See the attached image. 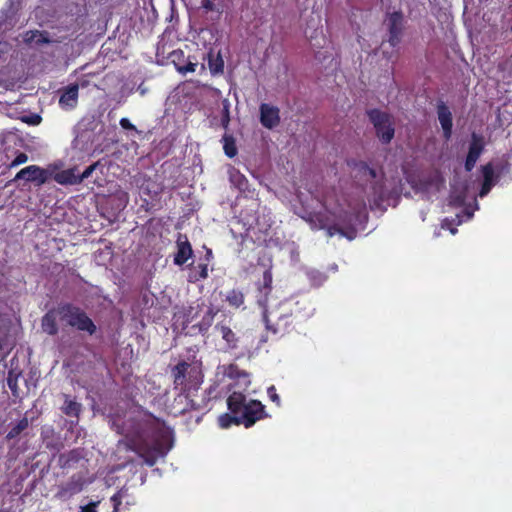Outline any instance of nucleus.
Wrapping results in <instances>:
<instances>
[{
  "label": "nucleus",
  "mask_w": 512,
  "mask_h": 512,
  "mask_svg": "<svg viewBox=\"0 0 512 512\" xmlns=\"http://www.w3.org/2000/svg\"><path fill=\"white\" fill-rule=\"evenodd\" d=\"M126 440L119 441L118 448L136 452L148 466H153L157 459L165 456L167 448L164 445L165 432L159 428V423L148 418L144 426L130 430H121Z\"/></svg>",
  "instance_id": "1"
},
{
  "label": "nucleus",
  "mask_w": 512,
  "mask_h": 512,
  "mask_svg": "<svg viewBox=\"0 0 512 512\" xmlns=\"http://www.w3.org/2000/svg\"><path fill=\"white\" fill-rule=\"evenodd\" d=\"M362 217L367 218L366 204L363 200L357 204L353 211L340 213L333 224L325 225L322 222V230L325 229L329 237L339 235L348 240H353L357 236L356 223L361 222Z\"/></svg>",
  "instance_id": "2"
},
{
  "label": "nucleus",
  "mask_w": 512,
  "mask_h": 512,
  "mask_svg": "<svg viewBox=\"0 0 512 512\" xmlns=\"http://www.w3.org/2000/svg\"><path fill=\"white\" fill-rule=\"evenodd\" d=\"M60 313L62 314V322H65L67 325L89 334H93L96 331L93 321L80 308L72 305H63L60 306Z\"/></svg>",
  "instance_id": "3"
},
{
  "label": "nucleus",
  "mask_w": 512,
  "mask_h": 512,
  "mask_svg": "<svg viewBox=\"0 0 512 512\" xmlns=\"http://www.w3.org/2000/svg\"><path fill=\"white\" fill-rule=\"evenodd\" d=\"M370 122L373 124L376 135L382 144H389L395 135V129L391 116L379 109H370L367 111Z\"/></svg>",
  "instance_id": "4"
},
{
  "label": "nucleus",
  "mask_w": 512,
  "mask_h": 512,
  "mask_svg": "<svg viewBox=\"0 0 512 512\" xmlns=\"http://www.w3.org/2000/svg\"><path fill=\"white\" fill-rule=\"evenodd\" d=\"M484 150V137L480 134L473 132L471 135V141L469 144V149L464 164L465 170L467 172H471L474 169L478 159L480 158Z\"/></svg>",
  "instance_id": "5"
},
{
  "label": "nucleus",
  "mask_w": 512,
  "mask_h": 512,
  "mask_svg": "<svg viewBox=\"0 0 512 512\" xmlns=\"http://www.w3.org/2000/svg\"><path fill=\"white\" fill-rule=\"evenodd\" d=\"M403 22L404 17L401 11H394L388 14L387 17V25L389 31V39L388 42L392 47H396L402 37L403 33Z\"/></svg>",
  "instance_id": "6"
},
{
  "label": "nucleus",
  "mask_w": 512,
  "mask_h": 512,
  "mask_svg": "<svg viewBox=\"0 0 512 512\" xmlns=\"http://www.w3.org/2000/svg\"><path fill=\"white\" fill-rule=\"evenodd\" d=\"M264 414V406L259 401H249L244 405V409L241 413L239 419L241 420V424H244L245 427L252 426L257 420L261 419Z\"/></svg>",
  "instance_id": "7"
},
{
  "label": "nucleus",
  "mask_w": 512,
  "mask_h": 512,
  "mask_svg": "<svg viewBox=\"0 0 512 512\" xmlns=\"http://www.w3.org/2000/svg\"><path fill=\"white\" fill-rule=\"evenodd\" d=\"M481 174L483 177V181H482V185H481V188L479 191V196L484 197L497 184L499 179L496 178V174L494 171V166H493L492 161L481 166Z\"/></svg>",
  "instance_id": "8"
},
{
  "label": "nucleus",
  "mask_w": 512,
  "mask_h": 512,
  "mask_svg": "<svg viewBox=\"0 0 512 512\" xmlns=\"http://www.w3.org/2000/svg\"><path fill=\"white\" fill-rule=\"evenodd\" d=\"M25 179L26 181H36L42 185L47 180V173L44 169L36 165L27 166L21 169L15 176V180Z\"/></svg>",
  "instance_id": "9"
},
{
  "label": "nucleus",
  "mask_w": 512,
  "mask_h": 512,
  "mask_svg": "<svg viewBox=\"0 0 512 512\" xmlns=\"http://www.w3.org/2000/svg\"><path fill=\"white\" fill-rule=\"evenodd\" d=\"M260 122L268 129H272L277 126L280 122L278 108L269 104H262L260 106Z\"/></svg>",
  "instance_id": "10"
},
{
  "label": "nucleus",
  "mask_w": 512,
  "mask_h": 512,
  "mask_svg": "<svg viewBox=\"0 0 512 512\" xmlns=\"http://www.w3.org/2000/svg\"><path fill=\"white\" fill-rule=\"evenodd\" d=\"M62 321V314L60 313V306L56 309L48 311L42 318V330L49 334L55 335L58 332V322Z\"/></svg>",
  "instance_id": "11"
},
{
  "label": "nucleus",
  "mask_w": 512,
  "mask_h": 512,
  "mask_svg": "<svg viewBox=\"0 0 512 512\" xmlns=\"http://www.w3.org/2000/svg\"><path fill=\"white\" fill-rule=\"evenodd\" d=\"M437 115L443 129V135L448 140L452 134L453 119L448 106L442 101L437 105Z\"/></svg>",
  "instance_id": "12"
},
{
  "label": "nucleus",
  "mask_w": 512,
  "mask_h": 512,
  "mask_svg": "<svg viewBox=\"0 0 512 512\" xmlns=\"http://www.w3.org/2000/svg\"><path fill=\"white\" fill-rule=\"evenodd\" d=\"M19 19L16 11L10 7L0 11V36H4L12 31L17 25Z\"/></svg>",
  "instance_id": "13"
},
{
  "label": "nucleus",
  "mask_w": 512,
  "mask_h": 512,
  "mask_svg": "<svg viewBox=\"0 0 512 512\" xmlns=\"http://www.w3.org/2000/svg\"><path fill=\"white\" fill-rule=\"evenodd\" d=\"M191 245L185 235H179L177 239V253L174 262L177 265L184 264L192 256Z\"/></svg>",
  "instance_id": "14"
},
{
  "label": "nucleus",
  "mask_w": 512,
  "mask_h": 512,
  "mask_svg": "<svg viewBox=\"0 0 512 512\" xmlns=\"http://www.w3.org/2000/svg\"><path fill=\"white\" fill-rule=\"evenodd\" d=\"M78 85L68 86L61 94L59 104L63 109L70 110L78 103Z\"/></svg>",
  "instance_id": "15"
},
{
  "label": "nucleus",
  "mask_w": 512,
  "mask_h": 512,
  "mask_svg": "<svg viewBox=\"0 0 512 512\" xmlns=\"http://www.w3.org/2000/svg\"><path fill=\"white\" fill-rule=\"evenodd\" d=\"M192 368L191 365L186 362L177 364L173 369L174 384L176 387H185L187 377H191Z\"/></svg>",
  "instance_id": "16"
},
{
  "label": "nucleus",
  "mask_w": 512,
  "mask_h": 512,
  "mask_svg": "<svg viewBox=\"0 0 512 512\" xmlns=\"http://www.w3.org/2000/svg\"><path fill=\"white\" fill-rule=\"evenodd\" d=\"M353 168L356 172L355 177L364 181H371L376 178L377 173L364 161L354 162Z\"/></svg>",
  "instance_id": "17"
},
{
  "label": "nucleus",
  "mask_w": 512,
  "mask_h": 512,
  "mask_svg": "<svg viewBox=\"0 0 512 512\" xmlns=\"http://www.w3.org/2000/svg\"><path fill=\"white\" fill-rule=\"evenodd\" d=\"M55 180L62 185H75L81 183V178H79V174H76L75 169H67L58 172L55 175Z\"/></svg>",
  "instance_id": "18"
},
{
  "label": "nucleus",
  "mask_w": 512,
  "mask_h": 512,
  "mask_svg": "<svg viewBox=\"0 0 512 512\" xmlns=\"http://www.w3.org/2000/svg\"><path fill=\"white\" fill-rule=\"evenodd\" d=\"M496 178L500 179L501 176L509 174L512 164L508 155H503L501 158L492 161Z\"/></svg>",
  "instance_id": "19"
},
{
  "label": "nucleus",
  "mask_w": 512,
  "mask_h": 512,
  "mask_svg": "<svg viewBox=\"0 0 512 512\" xmlns=\"http://www.w3.org/2000/svg\"><path fill=\"white\" fill-rule=\"evenodd\" d=\"M208 65L212 74H218L223 72L224 61L220 55V52L214 53L213 50L209 52Z\"/></svg>",
  "instance_id": "20"
},
{
  "label": "nucleus",
  "mask_w": 512,
  "mask_h": 512,
  "mask_svg": "<svg viewBox=\"0 0 512 512\" xmlns=\"http://www.w3.org/2000/svg\"><path fill=\"white\" fill-rule=\"evenodd\" d=\"M228 408L233 413H242L244 409L245 397L241 393H233L227 400Z\"/></svg>",
  "instance_id": "21"
},
{
  "label": "nucleus",
  "mask_w": 512,
  "mask_h": 512,
  "mask_svg": "<svg viewBox=\"0 0 512 512\" xmlns=\"http://www.w3.org/2000/svg\"><path fill=\"white\" fill-rule=\"evenodd\" d=\"M81 409V405L76 401L69 398V396L64 395V404L62 406V411L67 416H78Z\"/></svg>",
  "instance_id": "22"
},
{
  "label": "nucleus",
  "mask_w": 512,
  "mask_h": 512,
  "mask_svg": "<svg viewBox=\"0 0 512 512\" xmlns=\"http://www.w3.org/2000/svg\"><path fill=\"white\" fill-rule=\"evenodd\" d=\"M216 329L219 331L229 347L234 348L236 346L237 339L235 333L229 327L225 325H217Z\"/></svg>",
  "instance_id": "23"
},
{
  "label": "nucleus",
  "mask_w": 512,
  "mask_h": 512,
  "mask_svg": "<svg viewBox=\"0 0 512 512\" xmlns=\"http://www.w3.org/2000/svg\"><path fill=\"white\" fill-rule=\"evenodd\" d=\"M24 41L26 43H48V38L40 31H27L24 35Z\"/></svg>",
  "instance_id": "24"
},
{
  "label": "nucleus",
  "mask_w": 512,
  "mask_h": 512,
  "mask_svg": "<svg viewBox=\"0 0 512 512\" xmlns=\"http://www.w3.org/2000/svg\"><path fill=\"white\" fill-rule=\"evenodd\" d=\"M226 300L230 305L234 307H240L244 303V296L242 292L237 290H232L228 293Z\"/></svg>",
  "instance_id": "25"
},
{
  "label": "nucleus",
  "mask_w": 512,
  "mask_h": 512,
  "mask_svg": "<svg viewBox=\"0 0 512 512\" xmlns=\"http://www.w3.org/2000/svg\"><path fill=\"white\" fill-rule=\"evenodd\" d=\"M223 142H224L223 148H224L225 154L230 158L234 157L237 154V149L235 146L234 139L230 136L225 135L223 137Z\"/></svg>",
  "instance_id": "26"
},
{
  "label": "nucleus",
  "mask_w": 512,
  "mask_h": 512,
  "mask_svg": "<svg viewBox=\"0 0 512 512\" xmlns=\"http://www.w3.org/2000/svg\"><path fill=\"white\" fill-rule=\"evenodd\" d=\"M28 427V420L27 418L21 419L15 426L11 428L9 433L7 434L8 438H14L17 435H19L23 430H25Z\"/></svg>",
  "instance_id": "27"
},
{
  "label": "nucleus",
  "mask_w": 512,
  "mask_h": 512,
  "mask_svg": "<svg viewBox=\"0 0 512 512\" xmlns=\"http://www.w3.org/2000/svg\"><path fill=\"white\" fill-rule=\"evenodd\" d=\"M219 425L222 428H228L231 424H241L239 417H233L229 414H223L218 419Z\"/></svg>",
  "instance_id": "28"
},
{
  "label": "nucleus",
  "mask_w": 512,
  "mask_h": 512,
  "mask_svg": "<svg viewBox=\"0 0 512 512\" xmlns=\"http://www.w3.org/2000/svg\"><path fill=\"white\" fill-rule=\"evenodd\" d=\"M229 105H230L229 101L227 99H225L223 101V116H222V125L225 128L228 126L229 121H230Z\"/></svg>",
  "instance_id": "29"
},
{
  "label": "nucleus",
  "mask_w": 512,
  "mask_h": 512,
  "mask_svg": "<svg viewBox=\"0 0 512 512\" xmlns=\"http://www.w3.org/2000/svg\"><path fill=\"white\" fill-rule=\"evenodd\" d=\"M196 63L194 62H191V61H188V63L186 65H177V70L182 73V74H187V73H190V72H194L195 69H196Z\"/></svg>",
  "instance_id": "30"
},
{
  "label": "nucleus",
  "mask_w": 512,
  "mask_h": 512,
  "mask_svg": "<svg viewBox=\"0 0 512 512\" xmlns=\"http://www.w3.org/2000/svg\"><path fill=\"white\" fill-rule=\"evenodd\" d=\"M305 35L309 40L317 39L318 33L317 28H314V26L308 24L305 28Z\"/></svg>",
  "instance_id": "31"
},
{
  "label": "nucleus",
  "mask_w": 512,
  "mask_h": 512,
  "mask_svg": "<svg viewBox=\"0 0 512 512\" xmlns=\"http://www.w3.org/2000/svg\"><path fill=\"white\" fill-rule=\"evenodd\" d=\"M28 161V156L25 153H19L16 158L11 162L10 167H15L24 164Z\"/></svg>",
  "instance_id": "32"
},
{
  "label": "nucleus",
  "mask_w": 512,
  "mask_h": 512,
  "mask_svg": "<svg viewBox=\"0 0 512 512\" xmlns=\"http://www.w3.org/2000/svg\"><path fill=\"white\" fill-rule=\"evenodd\" d=\"M464 202H465V196L462 194L450 196V204H452L454 206L460 207L464 204Z\"/></svg>",
  "instance_id": "33"
},
{
  "label": "nucleus",
  "mask_w": 512,
  "mask_h": 512,
  "mask_svg": "<svg viewBox=\"0 0 512 512\" xmlns=\"http://www.w3.org/2000/svg\"><path fill=\"white\" fill-rule=\"evenodd\" d=\"M214 312L212 309H210L207 314L205 315V317L203 318L202 320V323H201V326L202 327H205V328H208L211 324H212V321H213V317H214Z\"/></svg>",
  "instance_id": "34"
},
{
  "label": "nucleus",
  "mask_w": 512,
  "mask_h": 512,
  "mask_svg": "<svg viewBox=\"0 0 512 512\" xmlns=\"http://www.w3.org/2000/svg\"><path fill=\"white\" fill-rule=\"evenodd\" d=\"M268 394H269L270 399L279 406L280 398H279L278 394L276 393L274 386H271L268 388Z\"/></svg>",
  "instance_id": "35"
},
{
  "label": "nucleus",
  "mask_w": 512,
  "mask_h": 512,
  "mask_svg": "<svg viewBox=\"0 0 512 512\" xmlns=\"http://www.w3.org/2000/svg\"><path fill=\"white\" fill-rule=\"evenodd\" d=\"M183 56V52L180 51V50H175V51H172L170 54H169V59L171 60V62H173L176 66L178 65L177 64V61L180 60V58Z\"/></svg>",
  "instance_id": "36"
},
{
  "label": "nucleus",
  "mask_w": 512,
  "mask_h": 512,
  "mask_svg": "<svg viewBox=\"0 0 512 512\" xmlns=\"http://www.w3.org/2000/svg\"><path fill=\"white\" fill-rule=\"evenodd\" d=\"M120 126L123 128V129H127V130H134L136 131V127L129 121V119L127 118H122L120 120Z\"/></svg>",
  "instance_id": "37"
},
{
  "label": "nucleus",
  "mask_w": 512,
  "mask_h": 512,
  "mask_svg": "<svg viewBox=\"0 0 512 512\" xmlns=\"http://www.w3.org/2000/svg\"><path fill=\"white\" fill-rule=\"evenodd\" d=\"M95 167H96V164L90 165V166H88V167L83 171V173H82L81 175H79V178H81V182H82L84 179L88 178V177L92 174V172L94 171Z\"/></svg>",
  "instance_id": "38"
},
{
  "label": "nucleus",
  "mask_w": 512,
  "mask_h": 512,
  "mask_svg": "<svg viewBox=\"0 0 512 512\" xmlns=\"http://www.w3.org/2000/svg\"><path fill=\"white\" fill-rule=\"evenodd\" d=\"M201 6L206 11H210V10L214 9V4H213V2L211 0H203Z\"/></svg>",
  "instance_id": "39"
},
{
  "label": "nucleus",
  "mask_w": 512,
  "mask_h": 512,
  "mask_svg": "<svg viewBox=\"0 0 512 512\" xmlns=\"http://www.w3.org/2000/svg\"><path fill=\"white\" fill-rule=\"evenodd\" d=\"M200 276L201 278H206L208 276V273H207V266L204 265L201 267V273H200Z\"/></svg>",
  "instance_id": "40"
},
{
  "label": "nucleus",
  "mask_w": 512,
  "mask_h": 512,
  "mask_svg": "<svg viewBox=\"0 0 512 512\" xmlns=\"http://www.w3.org/2000/svg\"><path fill=\"white\" fill-rule=\"evenodd\" d=\"M264 280L266 284L271 283L272 281L271 274L267 271L264 273Z\"/></svg>",
  "instance_id": "41"
},
{
  "label": "nucleus",
  "mask_w": 512,
  "mask_h": 512,
  "mask_svg": "<svg viewBox=\"0 0 512 512\" xmlns=\"http://www.w3.org/2000/svg\"><path fill=\"white\" fill-rule=\"evenodd\" d=\"M259 304L264 308V311H263V318L265 321H267V310L265 308V303L261 300H259Z\"/></svg>",
  "instance_id": "42"
},
{
  "label": "nucleus",
  "mask_w": 512,
  "mask_h": 512,
  "mask_svg": "<svg viewBox=\"0 0 512 512\" xmlns=\"http://www.w3.org/2000/svg\"><path fill=\"white\" fill-rule=\"evenodd\" d=\"M40 122V117L39 116H35V120L34 121H31L30 123L32 124H38Z\"/></svg>",
  "instance_id": "43"
},
{
  "label": "nucleus",
  "mask_w": 512,
  "mask_h": 512,
  "mask_svg": "<svg viewBox=\"0 0 512 512\" xmlns=\"http://www.w3.org/2000/svg\"><path fill=\"white\" fill-rule=\"evenodd\" d=\"M8 384H9L10 388L13 389L14 383H12L10 378L8 379Z\"/></svg>",
  "instance_id": "44"
},
{
  "label": "nucleus",
  "mask_w": 512,
  "mask_h": 512,
  "mask_svg": "<svg viewBox=\"0 0 512 512\" xmlns=\"http://www.w3.org/2000/svg\"><path fill=\"white\" fill-rule=\"evenodd\" d=\"M8 384H9L10 388L13 389L14 383H12L10 378L8 379Z\"/></svg>",
  "instance_id": "45"
},
{
  "label": "nucleus",
  "mask_w": 512,
  "mask_h": 512,
  "mask_svg": "<svg viewBox=\"0 0 512 512\" xmlns=\"http://www.w3.org/2000/svg\"><path fill=\"white\" fill-rule=\"evenodd\" d=\"M238 178H236V181H239L240 182V179L242 178L241 175H237Z\"/></svg>",
  "instance_id": "46"
},
{
  "label": "nucleus",
  "mask_w": 512,
  "mask_h": 512,
  "mask_svg": "<svg viewBox=\"0 0 512 512\" xmlns=\"http://www.w3.org/2000/svg\"><path fill=\"white\" fill-rule=\"evenodd\" d=\"M238 178H236V181H239L240 182V179L242 178L241 175H237Z\"/></svg>",
  "instance_id": "47"
},
{
  "label": "nucleus",
  "mask_w": 512,
  "mask_h": 512,
  "mask_svg": "<svg viewBox=\"0 0 512 512\" xmlns=\"http://www.w3.org/2000/svg\"><path fill=\"white\" fill-rule=\"evenodd\" d=\"M456 229H451V233L455 234L456 233Z\"/></svg>",
  "instance_id": "48"
},
{
  "label": "nucleus",
  "mask_w": 512,
  "mask_h": 512,
  "mask_svg": "<svg viewBox=\"0 0 512 512\" xmlns=\"http://www.w3.org/2000/svg\"><path fill=\"white\" fill-rule=\"evenodd\" d=\"M510 30L512 31V25H511V28H510Z\"/></svg>",
  "instance_id": "49"
},
{
  "label": "nucleus",
  "mask_w": 512,
  "mask_h": 512,
  "mask_svg": "<svg viewBox=\"0 0 512 512\" xmlns=\"http://www.w3.org/2000/svg\"><path fill=\"white\" fill-rule=\"evenodd\" d=\"M88 512H93V511H88Z\"/></svg>",
  "instance_id": "50"
}]
</instances>
